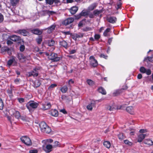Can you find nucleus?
<instances>
[{"label":"nucleus","instance_id":"13d9d810","mask_svg":"<svg viewBox=\"0 0 153 153\" xmlns=\"http://www.w3.org/2000/svg\"><path fill=\"white\" fill-rule=\"evenodd\" d=\"M92 30V28L90 27H86L84 29V31H88Z\"/></svg>","mask_w":153,"mask_h":153},{"label":"nucleus","instance_id":"0e129e2a","mask_svg":"<svg viewBox=\"0 0 153 153\" xmlns=\"http://www.w3.org/2000/svg\"><path fill=\"white\" fill-rule=\"evenodd\" d=\"M3 16L0 13V22H1L3 20Z\"/></svg>","mask_w":153,"mask_h":153},{"label":"nucleus","instance_id":"f8f14e48","mask_svg":"<svg viewBox=\"0 0 153 153\" xmlns=\"http://www.w3.org/2000/svg\"><path fill=\"white\" fill-rule=\"evenodd\" d=\"M42 105L43 106L42 108L45 110L49 109L51 107V104L49 102H45L44 103H42Z\"/></svg>","mask_w":153,"mask_h":153},{"label":"nucleus","instance_id":"20e7f679","mask_svg":"<svg viewBox=\"0 0 153 153\" xmlns=\"http://www.w3.org/2000/svg\"><path fill=\"white\" fill-rule=\"evenodd\" d=\"M9 112L11 116L13 115L17 119H19L21 117L20 114L19 112L16 111L14 109H10Z\"/></svg>","mask_w":153,"mask_h":153},{"label":"nucleus","instance_id":"ddd939ff","mask_svg":"<svg viewBox=\"0 0 153 153\" xmlns=\"http://www.w3.org/2000/svg\"><path fill=\"white\" fill-rule=\"evenodd\" d=\"M30 31L31 32L33 33L38 35H41L42 33V31L40 30L39 29L37 28L32 29Z\"/></svg>","mask_w":153,"mask_h":153},{"label":"nucleus","instance_id":"6e6552de","mask_svg":"<svg viewBox=\"0 0 153 153\" xmlns=\"http://www.w3.org/2000/svg\"><path fill=\"white\" fill-rule=\"evenodd\" d=\"M53 146L51 144H48L45 147L43 146V150L47 153H49L52 151Z\"/></svg>","mask_w":153,"mask_h":153},{"label":"nucleus","instance_id":"aec40b11","mask_svg":"<svg viewBox=\"0 0 153 153\" xmlns=\"http://www.w3.org/2000/svg\"><path fill=\"white\" fill-rule=\"evenodd\" d=\"M50 114L52 116L56 117L58 115V112L55 109H51L50 111Z\"/></svg>","mask_w":153,"mask_h":153},{"label":"nucleus","instance_id":"7c9ffc66","mask_svg":"<svg viewBox=\"0 0 153 153\" xmlns=\"http://www.w3.org/2000/svg\"><path fill=\"white\" fill-rule=\"evenodd\" d=\"M104 146L108 148H109L111 146V143L109 141H105L103 142Z\"/></svg>","mask_w":153,"mask_h":153},{"label":"nucleus","instance_id":"58836bf2","mask_svg":"<svg viewBox=\"0 0 153 153\" xmlns=\"http://www.w3.org/2000/svg\"><path fill=\"white\" fill-rule=\"evenodd\" d=\"M146 69L144 67H141L140 69V71L142 73H145L146 72Z\"/></svg>","mask_w":153,"mask_h":153},{"label":"nucleus","instance_id":"5fc2aeb1","mask_svg":"<svg viewBox=\"0 0 153 153\" xmlns=\"http://www.w3.org/2000/svg\"><path fill=\"white\" fill-rule=\"evenodd\" d=\"M100 56L101 58H103L105 59H106L108 57L107 56L105 55L103 53H102L100 54Z\"/></svg>","mask_w":153,"mask_h":153},{"label":"nucleus","instance_id":"09e8293b","mask_svg":"<svg viewBox=\"0 0 153 153\" xmlns=\"http://www.w3.org/2000/svg\"><path fill=\"white\" fill-rule=\"evenodd\" d=\"M85 20H86V19H84L83 20H82L78 24V26L79 27H82V26L83 25V21H85Z\"/></svg>","mask_w":153,"mask_h":153},{"label":"nucleus","instance_id":"8fccbe9b","mask_svg":"<svg viewBox=\"0 0 153 153\" xmlns=\"http://www.w3.org/2000/svg\"><path fill=\"white\" fill-rule=\"evenodd\" d=\"M82 16L81 14V13H80L79 14L75 16V19H79L81 18Z\"/></svg>","mask_w":153,"mask_h":153},{"label":"nucleus","instance_id":"e433bc0d","mask_svg":"<svg viewBox=\"0 0 153 153\" xmlns=\"http://www.w3.org/2000/svg\"><path fill=\"white\" fill-rule=\"evenodd\" d=\"M55 42L53 40H49L48 42V45L49 46H51L53 45L54 44Z\"/></svg>","mask_w":153,"mask_h":153},{"label":"nucleus","instance_id":"cd10ccee","mask_svg":"<svg viewBox=\"0 0 153 153\" xmlns=\"http://www.w3.org/2000/svg\"><path fill=\"white\" fill-rule=\"evenodd\" d=\"M102 12V10H96L93 11V13L95 16H98L100 13Z\"/></svg>","mask_w":153,"mask_h":153},{"label":"nucleus","instance_id":"412c9836","mask_svg":"<svg viewBox=\"0 0 153 153\" xmlns=\"http://www.w3.org/2000/svg\"><path fill=\"white\" fill-rule=\"evenodd\" d=\"M107 21L110 23H114L117 21V18L115 17H110L107 19Z\"/></svg>","mask_w":153,"mask_h":153},{"label":"nucleus","instance_id":"9b49d317","mask_svg":"<svg viewBox=\"0 0 153 153\" xmlns=\"http://www.w3.org/2000/svg\"><path fill=\"white\" fill-rule=\"evenodd\" d=\"M9 38L10 40L14 42L18 41L20 40L21 39V38L19 36L16 35L11 36Z\"/></svg>","mask_w":153,"mask_h":153},{"label":"nucleus","instance_id":"e2e57ef3","mask_svg":"<svg viewBox=\"0 0 153 153\" xmlns=\"http://www.w3.org/2000/svg\"><path fill=\"white\" fill-rule=\"evenodd\" d=\"M7 43L8 45H11L13 44V42L10 40H7Z\"/></svg>","mask_w":153,"mask_h":153},{"label":"nucleus","instance_id":"c03bdc74","mask_svg":"<svg viewBox=\"0 0 153 153\" xmlns=\"http://www.w3.org/2000/svg\"><path fill=\"white\" fill-rule=\"evenodd\" d=\"M60 144L57 141H55L54 143V145L53 146V147H56L57 146H60Z\"/></svg>","mask_w":153,"mask_h":153},{"label":"nucleus","instance_id":"a878e982","mask_svg":"<svg viewBox=\"0 0 153 153\" xmlns=\"http://www.w3.org/2000/svg\"><path fill=\"white\" fill-rule=\"evenodd\" d=\"M153 61V57L149 56H147L145 57L143 60V61L146 62H152Z\"/></svg>","mask_w":153,"mask_h":153},{"label":"nucleus","instance_id":"5701e85b","mask_svg":"<svg viewBox=\"0 0 153 153\" xmlns=\"http://www.w3.org/2000/svg\"><path fill=\"white\" fill-rule=\"evenodd\" d=\"M78 10V8L77 7H73L70 9V12L71 14H74L76 13Z\"/></svg>","mask_w":153,"mask_h":153},{"label":"nucleus","instance_id":"603ef678","mask_svg":"<svg viewBox=\"0 0 153 153\" xmlns=\"http://www.w3.org/2000/svg\"><path fill=\"white\" fill-rule=\"evenodd\" d=\"M36 41L38 44H40L42 41V38L39 37L36 39Z\"/></svg>","mask_w":153,"mask_h":153},{"label":"nucleus","instance_id":"6ab92c4d","mask_svg":"<svg viewBox=\"0 0 153 153\" xmlns=\"http://www.w3.org/2000/svg\"><path fill=\"white\" fill-rule=\"evenodd\" d=\"M97 4L96 3H94L90 5L88 8V11H92L94 10L97 6Z\"/></svg>","mask_w":153,"mask_h":153},{"label":"nucleus","instance_id":"4468645a","mask_svg":"<svg viewBox=\"0 0 153 153\" xmlns=\"http://www.w3.org/2000/svg\"><path fill=\"white\" fill-rule=\"evenodd\" d=\"M126 110L128 112L131 114H134V109L132 106L127 107L126 108Z\"/></svg>","mask_w":153,"mask_h":153},{"label":"nucleus","instance_id":"f3484780","mask_svg":"<svg viewBox=\"0 0 153 153\" xmlns=\"http://www.w3.org/2000/svg\"><path fill=\"white\" fill-rule=\"evenodd\" d=\"M106 109L110 111H114L116 109V107L114 104H113L111 105H107L106 108Z\"/></svg>","mask_w":153,"mask_h":153},{"label":"nucleus","instance_id":"6e6d98bb","mask_svg":"<svg viewBox=\"0 0 153 153\" xmlns=\"http://www.w3.org/2000/svg\"><path fill=\"white\" fill-rule=\"evenodd\" d=\"M147 75H150L151 74V71L150 69H148L146 70V72Z\"/></svg>","mask_w":153,"mask_h":153},{"label":"nucleus","instance_id":"423d86ee","mask_svg":"<svg viewBox=\"0 0 153 153\" xmlns=\"http://www.w3.org/2000/svg\"><path fill=\"white\" fill-rule=\"evenodd\" d=\"M48 58L49 59L56 62L59 61L60 59V58L57 56V55L53 53H51L49 55Z\"/></svg>","mask_w":153,"mask_h":153},{"label":"nucleus","instance_id":"f03ea898","mask_svg":"<svg viewBox=\"0 0 153 153\" xmlns=\"http://www.w3.org/2000/svg\"><path fill=\"white\" fill-rule=\"evenodd\" d=\"M39 105V104L34 101H31L28 102L26 106L28 109L30 111L31 108H36Z\"/></svg>","mask_w":153,"mask_h":153},{"label":"nucleus","instance_id":"4c0bfd02","mask_svg":"<svg viewBox=\"0 0 153 153\" xmlns=\"http://www.w3.org/2000/svg\"><path fill=\"white\" fill-rule=\"evenodd\" d=\"M46 13H47L48 14L49 16L52 15L56 13V12L53 11H49V10H46Z\"/></svg>","mask_w":153,"mask_h":153},{"label":"nucleus","instance_id":"a18cd8bd","mask_svg":"<svg viewBox=\"0 0 153 153\" xmlns=\"http://www.w3.org/2000/svg\"><path fill=\"white\" fill-rule=\"evenodd\" d=\"M14 61L15 59H10L8 61L7 65L9 66L11 65Z\"/></svg>","mask_w":153,"mask_h":153},{"label":"nucleus","instance_id":"f704fd0d","mask_svg":"<svg viewBox=\"0 0 153 153\" xmlns=\"http://www.w3.org/2000/svg\"><path fill=\"white\" fill-rule=\"evenodd\" d=\"M118 137L119 140H122L125 138V136H124L123 133H120L118 135Z\"/></svg>","mask_w":153,"mask_h":153},{"label":"nucleus","instance_id":"680f3d73","mask_svg":"<svg viewBox=\"0 0 153 153\" xmlns=\"http://www.w3.org/2000/svg\"><path fill=\"white\" fill-rule=\"evenodd\" d=\"M100 38V36L99 35L95 34L94 35V38L95 39L98 40Z\"/></svg>","mask_w":153,"mask_h":153},{"label":"nucleus","instance_id":"f257e3e1","mask_svg":"<svg viewBox=\"0 0 153 153\" xmlns=\"http://www.w3.org/2000/svg\"><path fill=\"white\" fill-rule=\"evenodd\" d=\"M42 131L46 133H49L51 131V128L44 122H41L39 125Z\"/></svg>","mask_w":153,"mask_h":153},{"label":"nucleus","instance_id":"a19ab883","mask_svg":"<svg viewBox=\"0 0 153 153\" xmlns=\"http://www.w3.org/2000/svg\"><path fill=\"white\" fill-rule=\"evenodd\" d=\"M110 29L109 28H107L103 33V35L104 36H108V33L110 30Z\"/></svg>","mask_w":153,"mask_h":153},{"label":"nucleus","instance_id":"a211bd4d","mask_svg":"<svg viewBox=\"0 0 153 153\" xmlns=\"http://www.w3.org/2000/svg\"><path fill=\"white\" fill-rule=\"evenodd\" d=\"M56 27V25L55 24L52 25L50 27L47 28L46 29L48 30L47 32L49 33H50L52 32L54 30L55 28Z\"/></svg>","mask_w":153,"mask_h":153},{"label":"nucleus","instance_id":"2f4dec72","mask_svg":"<svg viewBox=\"0 0 153 153\" xmlns=\"http://www.w3.org/2000/svg\"><path fill=\"white\" fill-rule=\"evenodd\" d=\"M68 89V87L65 85L63 86L60 88V90L63 93H65L67 91Z\"/></svg>","mask_w":153,"mask_h":153},{"label":"nucleus","instance_id":"ea45409f","mask_svg":"<svg viewBox=\"0 0 153 153\" xmlns=\"http://www.w3.org/2000/svg\"><path fill=\"white\" fill-rule=\"evenodd\" d=\"M87 82L90 86H92L94 84V82L91 79H88L87 80Z\"/></svg>","mask_w":153,"mask_h":153},{"label":"nucleus","instance_id":"bb28decb","mask_svg":"<svg viewBox=\"0 0 153 153\" xmlns=\"http://www.w3.org/2000/svg\"><path fill=\"white\" fill-rule=\"evenodd\" d=\"M83 36V34L82 33H79L78 34H75L73 38L75 39L76 40V39L78 38H82V37Z\"/></svg>","mask_w":153,"mask_h":153},{"label":"nucleus","instance_id":"473e14b6","mask_svg":"<svg viewBox=\"0 0 153 153\" xmlns=\"http://www.w3.org/2000/svg\"><path fill=\"white\" fill-rule=\"evenodd\" d=\"M98 91L100 93H101L103 94H106L105 91L102 87H100L98 89Z\"/></svg>","mask_w":153,"mask_h":153},{"label":"nucleus","instance_id":"4d7b16f0","mask_svg":"<svg viewBox=\"0 0 153 153\" xmlns=\"http://www.w3.org/2000/svg\"><path fill=\"white\" fill-rule=\"evenodd\" d=\"M18 100L19 102L20 103H23L25 101L24 99L22 98H18Z\"/></svg>","mask_w":153,"mask_h":153},{"label":"nucleus","instance_id":"b1692460","mask_svg":"<svg viewBox=\"0 0 153 153\" xmlns=\"http://www.w3.org/2000/svg\"><path fill=\"white\" fill-rule=\"evenodd\" d=\"M18 33L24 36H26L28 32L25 29L20 30L18 31Z\"/></svg>","mask_w":153,"mask_h":153},{"label":"nucleus","instance_id":"3c124183","mask_svg":"<svg viewBox=\"0 0 153 153\" xmlns=\"http://www.w3.org/2000/svg\"><path fill=\"white\" fill-rule=\"evenodd\" d=\"M25 49V46L23 45H22L20 47V50L21 51H23Z\"/></svg>","mask_w":153,"mask_h":153},{"label":"nucleus","instance_id":"de8ad7c7","mask_svg":"<svg viewBox=\"0 0 153 153\" xmlns=\"http://www.w3.org/2000/svg\"><path fill=\"white\" fill-rule=\"evenodd\" d=\"M124 142L126 144L128 145L129 146H131L132 145V143L131 142L127 140H125L124 141Z\"/></svg>","mask_w":153,"mask_h":153},{"label":"nucleus","instance_id":"338daca9","mask_svg":"<svg viewBox=\"0 0 153 153\" xmlns=\"http://www.w3.org/2000/svg\"><path fill=\"white\" fill-rule=\"evenodd\" d=\"M74 83V82L72 79H70L68 81V84L69 85H70L71 84H73Z\"/></svg>","mask_w":153,"mask_h":153},{"label":"nucleus","instance_id":"72a5a7b5","mask_svg":"<svg viewBox=\"0 0 153 153\" xmlns=\"http://www.w3.org/2000/svg\"><path fill=\"white\" fill-rule=\"evenodd\" d=\"M122 93V91L121 89H119L115 91L113 93V94L114 96H117Z\"/></svg>","mask_w":153,"mask_h":153},{"label":"nucleus","instance_id":"864d4df0","mask_svg":"<svg viewBox=\"0 0 153 153\" xmlns=\"http://www.w3.org/2000/svg\"><path fill=\"white\" fill-rule=\"evenodd\" d=\"M57 86V85L56 84H52L48 87L49 89H51Z\"/></svg>","mask_w":153,"mask_h":153},{"label":"nucleus","instance_id":"37998d69","mask_svg":"<svg viewBox=\"0 0 153 153\" xmlns=\"http://www.w3.org/2000/svg\"><path fill=\"white\" fill-rule=\"evenodd\" d=\"M4 107V104L1 98H0V110H2L3 109Z\"/></svg>","mask_w":153,"mask_h":153},{"label":"nucleus","instance_id":"4be33fe9","mask_svg":"<svg viewBox=\"0 0 153 153\" xmlns=\"http://www.w3.org/2000/svg\"><path fill=\"white\" fill-rule=\"evenodd\" d=\"M59 44L61 46L66 48H67L68 47L67 42L64 40H62L61 41H60L59 42Z\"/></svg>","mask_w":153,"mask_h":153},{"label":"nucleus","instance_id":"c85d7f7f","mask_svg":"<svg viewBox=\"0 0 153 153\" xmlns=\"http://www.w3.org/2000/svg\"><path fill=\"white\" fill-rule=\"evenodd\" d=\"M144 143L150 145L153 144V142L149 139H146L144 141Z\"/></svg>","mask_w":153,"mask_h":153},{"label":"nucleus","instance_id":"c756f323","mask_svg":"<svg viewBox=\"0 0 153 153\" xmlns=\"http://www.w3.org/2000/svg\"><path fill=\"white\" fill-rule=\"evenodd\" d=\"M19 0H10V3L12 6H15L19 1Z\"/></svg>","mask_w":153,"mask_h":153},{"label":"nucleus","instance_id":"0eeeda50","mask_svg":"<svg viewBox=\"0 0 153 153\" xmlns=\"http://www.w3.org/2000/svg\"><path fill=\"white\" fill-rule=\"evenodd\" d=\"M38 69L36 68H34L33 71L28 73V76L30 77L33 76L34 77L37 76L38 75Z\"/></svg>","mask_w":153,"mask_h":153},{"label":"nucleus","instance_id":"393cba45","mask_svg":"<svg viewBox=\"0 0 153 153\" xmlns=\"http://www.w3.org/2000/svg\"><path fill=\"white\" fill-rule=\"evenodd\" d=\"M33 86L34 88H37L41 85V83L39 80H36L33 82Z\"/></svg>","mask_w":153,"mask_h":153},{"label":"nucleus","instance_id":"bf43d9fd","mask_svg":"<svg viewBox=\"0 0 153 153\" xmlns=\"http://www.w3.org/2000/svg\"><path fill=\"white\" fill-rule=\"evenodd\" d=\"M38 151L36 149L31 150L29 151L30 153H37Z\"/></svg>","mask_w":153,"mask_h":153},{"label":"nucleus","instance_id":"69168bd1","mask_svg":"<svg viewBox=\"0 0 153 153\" xmlns=\"http://www.w3.org/2000/svg\"><path fill=\"white\" fill-rule=\"evenodd\" d=\"M89 16V17L91 18H93L94 17V15L92 13H90L89 14L88 13V15Z\"/></svg>","mask_w":153,"mask_h":153},{"label":"nucleus","instance_id":"dca6fc26","mask_svg":"<svg viewBox=\"0 0 153 153\" xmlns=\"http://www.w3.org/2000/svg\"><path fill=\"white\" fill-rule=\"evenodd\" d=\"M148 135L147 134H141L139 135L138 137L137 142H141L145 137Z\"/></svg>","mask_w":153,"mask_h":153},{"label":"nucleus","instance_id":"7ed1b4c3","mask_svg":"<svg viewBox=\"0 0 153 153\" xmlns=\"http://www.w3.org/2000/svg\"><path fill=\"white\" fill-rule=\"evenodd\" d=\"M20 139L23 143L27 146H30L32 144L31 140L27 136H23Z\"/></svg>","mask_w":153,"mask_h":153},{"label":"nucleus","instance_id":"1a4fd4ad","mask_svg":"<svg viewBox=\"0 0 153 153\" xmlns=\"http://www.w3.org/2000/svg\"><path fill=\"white\" fill-rule=\"evenodd\" d=\"M18 57L20 62H25L27 59V57L21 53H18Z\"/></svg>","mask_w":153,"mask_h":153},{"label":"nucleus","instance_id":"79ce46f5","mask_svg":"<svg viewBox=\"0 0 153 153\" xmlns=\"http://www.w3.org/2000/svg\"><path fill=\"white\" fill-rule=\"evenodd\" d=\"M82 16H85L88 15V12L82 10L81 13Z\"/></svg>","mask_w":153,"mask_h":153},{"label":"nucleus","instance_id":"39448f33","mask_svg":"<svg viewBox=\"0 0 153 153\" xmlns=\"http://www.w3.org/2000/svg\"><path fill=\"white\" fill-rule=\"evenodd\" d=\"M90 64L94 67H97L98 65L97 61L95 59L93 56H91L89 57Z\"/></svg>","mask_w":153,"mask_h":153},{"label":"nucleus","instance_id":"49530a36","mask_svg":"<svg viewBox=\"0 0 153 153\" xmlns=\"http://www.w3.org/2000/svg\"><path fill=\"white\" fill-rule=\"evenodd\" d=\"M46 3L47 4L50 5H52L53 3V0H45Z\"/></svg>","mask_w":153,"mask_h":153},{"label":"nucleus","instance_id":"2eb2a0df","mask_svg":"<svg viewBox=\"0 0 153 153\" xmlns=\"http://www.w3.org/2000/svg\"><path fill=\"white\" fill-rule=\"evenodd\" d=\"M95 107V103L94 102H92L87 106V108L88 110L91 111L92 110L93 107Z\"/></svg>","mask_w":153,"mask_h":153},{"label":"nucleus","instance_id":"774afa93","mask_svg":"<svg viewBox=\"0 0 153 153\" xmlns=\"http://www.w3.org/2000/svg\"><path fill=\"white\" fill-rule=\"evenodd\" d=\"M76 52V51L75 50H72L69 51L70 54H73Z\"/></svg>","mask_w":153,"mask_h":153},{"label":"nucleus","instance_id":"9d476101","mask_svg":"<svg viewBox=\"0 0 153 153\" xmlns=\"http://www.w3.org/2000/svg\"><path fill=\"white\" fill-rule=\"evenodd\" d=\"M74 20V19L72 18H68L66 19L63 22V24L67 25L72 23Z\"/></svg>","mask_w":153,"mask_h":153},{"label":"nucleus","instance_id":"052dcab7","mask_svg":"<svg viewBox=\"0 0 153 153\" xmlns=\"http://www.w3.org/2000/svg\"><path fill=\"white\" fill-rule=\"evenodd\" d=\"M147 131V130L145 129H141L139 131V132L141 133H145V132H146Z\"/></svg>","mask_w":153,"mask_h":153},{"label":"nucleus","instance_id":"c9c22d12","mask_svg":"<svg viewBox=\"0 0 153 153\" xmlns=\"http://www.w3.org/2000/svg\"><path fill=\"white\" fill-rule=\"evenodd\" d=\"M43 141L44 142V143L47 144L48 143H51L53 142V140L51 139H49L44 140Z\"/></svg>","mask_w":153,"mask_h":153}]
</instances>
